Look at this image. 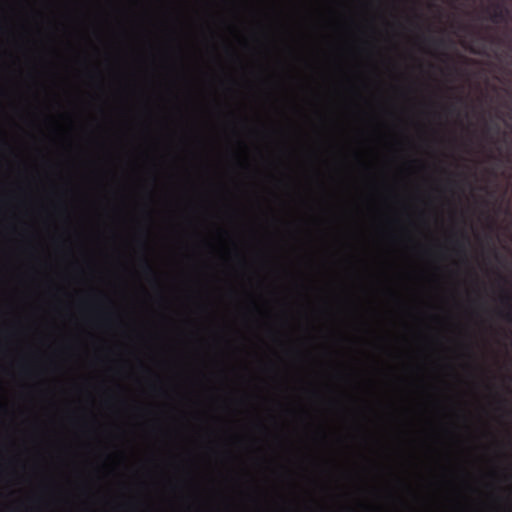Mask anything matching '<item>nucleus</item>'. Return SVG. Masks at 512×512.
I'll return each instance as SVG.
<instances>
[{
	"label": "nucleus",
	"instance_id": "obj_14",
	"mask_svg": "<svg viewBox=\"0 0 512 512\" xmlns=\"http://www.w3.org/2000/svg\"><path fill=\"white\" fill-rule=\"evenodd\" d=\"M143 269H144L145 273H147V274L154 273L152 267L150 266V264L147 261L144 262Z\"/></svg>",
	"mask_w": 512,
	"mask_h": 512
},
{
	"label": "nucleus",
	"instance_id": "obj_3",
	"mask_svg": "<svg viewBox=\"0 0 512 512\" xmlns=\"http://www.w3.org/2000/svg\"><path fill=\"white\" fill-rule=\"evenodd\" d=\"M280 165H281V177L278 179V184L281 186V187H288V185L290 184L291 182V173H290V168L288 167L287 163L283 160L280 161Z\"/></svg>",
	"mask_w": 512,
	"mask_h": 512
},
{
	"label": "nucleus",
	"instance_id": "obj_8",
	"mask_svg": "<svg viewBox=\"0 0 512 512\" xmlns=\"http://www.w3.org/2000/svg\"><path fill=\"white\" fill-rule=\"evenodd\" d=\"M279 324L282 329H287L290 326V320L286 310H283L279 316Z\"/></svg>",
	"mask_w": 512,
	"mask_h": 512
},
{
	"label": "nucleus",
	"instance_id": "obj_10",
	"mask_svg": "<svg viewBox=\"0 0 512 512\" xmlns=\"http://www.w3.org/2000/svg\"><path fill=\"white\" fill-rule=\"evenodd\" d=\"M278 407L280 408L281 412L285 415H295V409L282 403H278Z\"/></svg>",
	"mask_w": 512,
	"mask_h": 512
},
{
	"label": "nucleus",
	"instance_id": "obj_13",
	"mask_svg": "<svg viewBox=\"0 0 512 512\" xmlns=\"http://www.w3.org/2000/svg\"><path fill=\"white\" fill-rule=\"evenodd\" d=\"M279 272L283 276H285V277H290L291 276V273H290L289 269L286 266L282 265V264L279 265Z\"/></svg>",
	"mask_w": 512,
	"mask_h": 512
},
{
	"label": "nucleus",
	"instance_id": "obj_7",
	"mask_svg": "<svg viewBox=\"0 0 512 512\" xmlns=\"http://www.w3.org/2000/svg\"><path fill=\"white\" fill-rule=\"evenodd\" d=\"M501 301L503 304H506V305H509L510 308L508 309V311H506L503 316L504 318L509 321V322H512V296L508 293H504L502 296H501Z\"/></svg>",
	"mask_w": 512,
	"mask_h": 512
},
{
	"label": "nucleus",
	"instance_id": "obj_5",
	"mask_svg": "<svg viewBox=\"0 0 512 512\" xmlns=\"http://www.w3.org/2000/svg\"><path fill=\"white\" fill-rule=\"evenodd\" d=\"M276 444H277L278 449L282 453L286 454V453L291 452V450H292V445H291L290 441L288 440L287 437H285L283 435H279L277 437Z\"/></svg>",
	"mask_w": 512,
	"mask_h": 512
},
{
	"label": "nucleus",
	"instance_id": "obj_2",
	"mask_svg": "<svg viewBox=\"0 0 512 512\" xmlns=\"http://www.w3.org/2000/svg\"><path fill=\"white\" fill-rule=\"evenodd\" d=\"M278 132L280 134V137H281V141H280V153L282 156H291L293 151L290 149V147L288 146V139H289V136H290V130L284 128V127H280L278 129Z\"/></svg>",
	"mask_w": 512,
	"mask_h": 512
},
{
	"label": "nucleus",
	"instance_id": "obj_15",
	"mask_svg": "<svg viewBox=\"0 0 512 512\" xmlns=\"http://www.w3.org/2000/svg\"><path fill=\"white\" fill-rule=\"evenodd\" d=\"M282 77H289V74L282 69Z\"/></svg>",
	"mask_w": 512,
	"mask_h": 512
},
{
	"label": "nucleus",
	"instance_id": "obj_12",
	"mask_svg": "<svg viewBox=\"0 0 512 512\" xmlns=\"http://www.w3.org/2000/svg\"><path fill=\"white\" fill-rule=\"evenodd\" d=\"M279 222L285 227V230L289 232L290 235L295 236V231L292 229L290 222L283 221L282 219H279Z\"/></svg>",
	"mask_w": 512,
	"mask_h": 512
},
{
	"label": "nucleus",
	"instance_id": "obj_16",
	"mask_svg": "<svg viewBox=\"0 0 512 512\" xmlns=\"http://www.w3.org/2000/svg\"><path fill=\"white\" fill-rule=\"evenodd\" d=\"M282 304H283V306L286 308V306H287V302H286V301H283V302H282Z\"/></svg>",
	"mask_w": 512,
	"mask_h": 512
},
{
	"label": "nucleus",
	"instance_id": "obj_1",
	"mask_svg": "<svg viewBox=\"0 0 512 512\" xmlns=\"http://www.w3.org/2000/svg\"><path fill=\"white\" fill-rule=\"evenodd\" d=\"M260 229L261 225H258V330L260 329V318H261V308H260V301H261V279H260ZM260 346H261V340L260 336L258 335V373L260 372ZM260 402H261V395H260V376L258 375V512H261V489H260V464H261V440H260V434L262 432L263 423L262 418H260Z\"/></svg>",
	"mask_w": 512,
	"mask_h": 512
},
{
	"label": "nucleus",
	"instance_id": "obj_11",
	"mask_svg": "<svg viewBox=\"0 0 512 512\" xmlns=\"http://www.w3.org/2000/svg\"><path fill=\"white\" fill-rule=\"evenodd\" d=\"M281 32H282L283 36H286V34H287V29H286V27H285L284 25H282V24H281ZM281 42H282L283 48H284L285 50H289V51H290V47H289V45H288V43H287V41H286V38H285V37H282Z\"/></svg>",
	"mask_w": 512,
	"mask_h": 512
},
{
	"label": "nucleus",
	"instance_id": "obj_9",
	"mask_svg": "<svg viewBox=\"0 0 512 512\" xmlns=\"http://www.w3.org/2000/svg\"><path fill=\"white\" fill-rule=\"evenodd\" d=\"M280 503L279 508L281 512H294L292 506L288 503L287 499L283 496L279 497Z\"/></svg>",
	"mask_w": 512,
	"mask_h": 512
},
{
	"label": "nucleus",
	"instance_id": "obj_4",
	"mask_svg": "<svg viewBox=\"0 0 512 512\" xmlns=\"http://www.w3.org/2000/svg\"><path fill=\"white\" fill-rule=\"evenodd\" d=\"M277 476L281 481L291 483V471L286 463L278 465Z\"/></svg>",
	"mask_w": 512,
	"mask_h": 512
},
{
	"label": "nucleus",
	"instance_id": "obj_6",
	"mask_svg": "<svg viewBox=\"0 0 512 512\" xmlns=\"http://www.w3.org/2000/svg\"><path fill=\"white\" fill-rule=\"evenodd\" d=\"M287 340H288V336L285 335V334H281L278 338V343L280 344L283 352L286 354V355H291V354H298V351L292 347V346H289L287 344Z\"/></svg>",
	"mask_w": 512,
	"mask_h": 512
},
{
	"label": "nucleus",
	"instance_id": "obj_17",
	"mask_svg": "<svg viewBox=\"0 0 512 512\" xmlns=\"http://www.w3.org/2000/svg\"><path fill=\"white\" fill-rule=\"evenodd\" d=\"M348 512H351V511H348Z\"/></svg>",
	"mask_w": 512,
	"mask_h": 512
}]
</instances>
